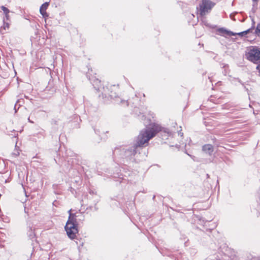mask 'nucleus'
I'll use <instances>...</instances> for the list:
<instances>
[{
    "label": "nucleus",
    "mask_w": 260,
    "mask_h": 260,
    "mask_svg": "<svg viewBox=\"0 0 260 260\" xmlns=\"http://www.w3.org/2000/svg\"><path fill=\"white\" fill-rule=\"evenodd\" d=\"M161 130V128L159 125L153 124L142 131L138 137L137 146L142 147L144 144H147L149 141L154 137Z\"/></svg>",
    "instance_id": "1"
},
{
    "label": "nucleus",
    "mask_w": 260,
    "mask_h": 260,
    "mask_svg": "<svg viewBox=\"0 0 260 260\" xmlns=\"http://www.w3.org/2000/svg\"><path fill=\"white\" fill-rule=\"evenodd\" d=\"M215 3L210 0H202L200 3L197 10L201 17H204L209 13L212 8L214 6Z\"/></svg>",
    "instance_id": "2"
},
{
    "label": "nucleus",
    "mask_w": 260,
    "mask_h": 260,
    "mask_svg": "<svg viewBox=\"0 0 260 260\" xmlns=\"http://www.w3.org/2000/svg\"><path fill=\"white\" fill-rule=\"evenodd\" d=\"M254 26H253L251 28L244 31L243 32H239V33H234L232 31L228 30L224 28H220L217 30V31L218 32V34L220 36H223L224 37H227L228 36H236V35H239L240 36H244L245 35H247V34L249 32H251L253 29Z\"/></svg>",
    "instance_id": "3"
},
{
    "label": "nucleus",
    "mask_w": 260,
    "mask_h": 260,
    "mask_svg": "<svg viewBox=\"0 0 260 260\" xmlns=\"http://www.w3.org/2000/svg\"><path fill=\"white\" fill-rule=\"evenodd\" d=\"M246 55L249 60L256 63L260 62V50L258 49L250 48Z\"/></svg>",
    "instance_id": "4"
},
{
    "label": "nucleus",
    "mask_w": 260,
    "mask_h": 260,
    "mask_svg": "<svg viewBox=\"0 0 260 260\" xmlns=\"http://www.w3.org/2000/svg\"><path fill=\"white\" fill-rule=\"evenodd\" d=\"M65 229L69 237L71 239H74L76 237V234L78 233L77 226L70 222L67 223L65 226Z\"/></svg>",
    "instance_id": "5"
},
{
    "label": "nucleus",
    "mask_w": 260,
    "mask_h": 260,
    "mask_svg": "<svg viewBox=\"0 0 260 260\" xmlns=\"http://www.w3.org/2000/svg\"><path fill=\"white\" fill-rule=\"evenodd\" d=\"M202 149L205 152L208 153L210 155L212 154L214 150L213 147L211 144H206L204 145Z\"/></svg>",
    "instance_id": "6"
},
{
    "label": "nucleus",
    "mask_w": 260,
    "mask_h": 260,
    "mask_svg": "<svg viewBox=\"0 0 260 260\" xmlns=\"http://www.w3.org/2000/svg\"><path fill=\"white\" fill-rule=\"evenodd\" d=\"M48 6V4L47 3H45L43 4L40 8V13L43 15V16L44 17L48 16L47 13H46V10L47 9Z\"/></svg>",
    "instance_id": "7"
},
{
    "label": "nucleus",
    "mask_w": 260,
    "mask_h": 260,
    "mask_svg": "<svg viewBox=\"0 0 260 260\" xmlns=\"http://www.w3.org/2000/svg\"><path fill=\"white\" fill-rule=\"evenodd\" d=\"M69 212L70 213V216H69V219H68V220L67 223L70 222L71 223H73L75 225H77V224H76L77 221H76V216L75 214H72L71 213V210H70L69 211Z\"/></svg>",
    "instance_id": "8"
},
{
    "label": "nucleus",
    "mask_w": 260,
    "mask_h": 260,
    "mask_svg": "<svg viewBox=\"0 0 260 260\" xmlns=\"http://www.w3.org/2000/svg\"><path fill=\"white\" fill-rule=\"evenodd\" d=\"M254 34L256 36H257L258 37H260V22L258 23L256 25V28H255V30L254 31Z\"/></svg>",
    "instance_id": "9"
},
{
    "label": "nucleus",
    "mask_w": 260,
    "mask_h": 260,
    "mask_svg": "<svg viewBox=\"0 0 260 260\" xmlns=\"http://www.w3.org/2000/svg\"><path fill=\"white\" fill-rule=\"evenodd\" d=\"M3 26H2V28L5 30L8 29L10 27V23L9 22V21H3Z\"/></svg>",
    "instance_id": "10"
},
{
    "label": "nucleus",
    "mask_w": 260,
    "mask_h": 260,
    "mask_svg": "<svg viewBox=\"0 0 260 260\" xmlns=\"http://www.w3.org/2000/svg\"><path fill=\"white\" fill-rule=\"evenodd\" d=\"M1 9L3 11L4 14H8L10 13V10L6 7L2 6L1 7Z\"/></svg>",
    "instance_id": "11"
},
{
    "label": "nucleus",
    "mask_w": 260,
    "mask_h": 260,
    "mask_svg": "<svg viewBox=\"0 0 260 260\" xmlns=\"http://www.w3.org/2000/svg\"><path fill=\"white\" fill-rule=\"evenodd\" d=\"M203 18L202 19V23L205 25V26H210L209 23H208V22H207V21L206 20L205 18H204V17H202Z\"/></svg>",
    "instance_id": "12"
},
{
    "label": "nucleus",
    "mask_w": 260,
    "mask_h": 260,
    "mask_svg": "<svg viewBox=\"0 0 260 260\" xmlns=\"http://www.w3.org/2000/svg\"><path fill=\"white\" fill-rule=\"evenodd\" d=\"M10 21L9 14H5V17L3 18V21Z\"/></svg>",
    "instance_id": "13"
},
{
    "label": "nucleus",
    "mask_w": 260,
    "mask_h": 260,
    "mask_svg": "<svg viewBox=\"0 0 260 260\" xmlns=\"http://www.w3.org/2000/svg\"><path fill=\"white\" fill-rule=\"evenodd\" d=\"M256 69L258 71V72L260 73V64H258L256 67Z\"/></svg>",
    "instance_id": "14"
},
{
    "label": "nucleus",
    "mask_w": 260,
    "mask_h": 260,
    "mask_svg": "<svg viewBox=\"0 0 260 260\" xmlns=\"http://www.w3.org/2000/svg\"><path fill=\"white\" fill-rule=\"evenodd\" d=\"M254 23H255L254 21H253V25H254Z\"/></svg>",
    "instance_id": "15"
}]
</instances>
